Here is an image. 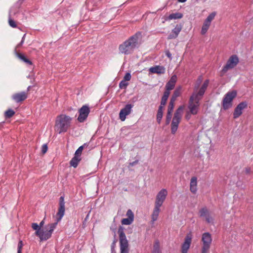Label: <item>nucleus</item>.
Instances as JSON below:
<instances>
[{"label": "nucleus", "mask_w": 253, "mask_h": 253, "mask_svg": "<svg viewBox=\"0 0 253 253\" xmlns=\"http://www.w3.org/2000/svg\"><path fill=\"white\" fill-rule=\"evenodd\" d=\"M65 211L64 198L61 196L59 198V208L56 213L57 220L56 222L48 224L45 226L46 231H42L40 226L36 223L32 224V227L36 231V235L38 236L41 241L47 240L51 237V235L56 228L58 222L61 220L64 215Z\"/></svg>", "instance_id": "1"}, {"label": "nucleus", "mask_w": 253, "mask_h": 253, "mask_svg": "<svg viewBox=\"0 0 253 253\" xmlns=\"http://www.w3.org/2000/svg\"><path fill=\"white\" fill-rule=\"evenodd\" d=\"M141 32H137L120 44L119 52L125 55H129L133 52L136 48L139 47L142 42Z\"/></svg>", "instance_id": "2"}, {"label": "nucleus", "mask_w": 253, "mask_h": 253, "mask_svg": "<svg viewBox=\"0 0 253 253\" xmlns=\"http://www.w3.org/2000/svg\"><path fill=\"white\" fill-rule=\"evenodd\" d=\"M209 80H205L198 92H193L191 95L188 106L191 114L196 115L198 113L200 106V100L204 95L209 85Z\"/></svg>", "instance_id": "3"}, {"label": "nucleus", "mask_w": 253, "mask_h": 253, "mask_svg": "<svg viewBox=\"0 0 253 253\" xmlns=\"http://www.w3.org/2000/svg\"><path fill=\"white\" fill-rule=\"evenodd\" d=\"M72 118L65 114H61L57 116L55 123V130L61 134L67 131L70 127Z\"/></svg>", "instance_id": "4"}, {"label": "nucleus", "mask_w": 253, "mask_h": 253, "mask_svg": "<svg viewBox=\"0 0 253 253\" xmlns=\"http://www.w3.org/2000/svg\"><path fill=\"white\" fill-rule=\"evenodd\" d=\"M237 92L235 90H233L227 92L224 95L222 101V108L224 110H228L232 107L233 105V101L237 96Z\"/></svg>", "instance_id": "5"}, {"label": "nucleus", "mask_w": 253, "mask_h": 253, "mask_svg": "<svg viewBox=\"0 0 253 253\" xmlns=\"http://www.w3.org/2000/svg\"><path fill=\"white\" fill-rule=\"evenodd\" d=\"M183 109V107L180 106L174 113L171 124V133L173 134H174L177 130L179 124L182 117Z\"/></svg>", "instance_id": "6"}, {"label": "nucleus", "mask_w": 253, "mask_h": 253, "mask_svg": "<svg viewBox=\"0 0 253 253\" xmlns=\"http://www.w3.org/2000/svg\"><path fill=\"white\" fill-rule=\"evenodd\" d=\"M119 235L121 253H128V243L122 227L118 229Z\"/></svg>", "instance_id": "7"}, {"label": "nucleus", "mask_w": 253, "mask_h": 253, "mask_svg": "<svg viewBox=\"0 0 253 253\" xmlns=\"http://www.w3.org/2000/svg\"><path fill=\"white\" fill-rule=\"evenodd\" d=\"M239 58L236 55H231L227 61L225 65L223 66L221 71V75L223 76L229 70L234 68L239 63Z\"/></svg>", "instance_id": "8"}, {"label": "nucleus", "mask_w": 253, "mask_h": 253, "mask_svg": "<svg viewBox=\"0 0 253 253\" xmlns=\"http://www.w3.org/2000/svg\"><path fill=\"white\" fill-rule=\"evenodd\" d=\"M201 253H208L212 242L211 234L209 232H205L202 234Z\"/></svg>", "instance_id": "9"}, {"label": "nucleus", "mask_w": 253, "mask_h": 253, "mask_svg": "<svg viewBox=\"0 0 253 253\" xmlns=\"http://www.w3.org/2000/svg\"><path fill=\"white\" fill-rule=\"evenodd\" d=\"M192 237L193 235L191 232L186 234L184 242L181 246V253H188L191 245Z\"/></svg>", "instance_id": "10"}, {"label": "nucleus", "mask_w": 253, "mask_h": 253, "mask_svg": "<svg viewBox=\"0 0 253 253\" xmlns=\"http://www.w3.org/2000/svg\"><path fill=\"white\" fill-rule=\"evenodd\" d=\"M90 108L87 105H83L79 110V115L78 117V121L80 123L84 122L87 119L89 113Z\"/></svg>", "instance_id": "11"}, {"label": "nucleus", "mask_w": 253, "mask_h": 253, "mask_svg": "<svg viewBox=\"0 0 253 253\" xmlns=\"http://www.w3.org/2000/svg\"><path fill=\"white\" fill-rule=\"evenodd\" d=\"M168 195V191L166 189H162L157 194L155 204L162 206Z\"/></svg>", "instance_id": "12"}, {"label": "nucleus", "mask_w": 253, "mask_h": 253, "mask_svg": "<svg viewBox=\"0 0 253 253\" xmlns=\"http://www.w3.org/2000/svg\"><path fill=\"white\" fill-rule=\"evenodd\" d=\"M133 105L131 104H126L124 108L122 109L119 113V118L122 121H125L126 116L130 114Z\"/></svg>", "instance_id": "13"}, {"label": "nucleus", "mask_w": 253, "mask_h": 253, "mask_svg": "<svg viewBox=\"0 0 253 253\" xmlns=\"http://www.w3.org/2000/svg\"><path fill=\"white\" fill-rule=\"evenodd\" d=\"M248 107V103L246 101L240 102L235 108L233 112V118L237 119L239 118L243 113V110Z\"/></svg>", "instance_id": "14"}, {"label": "nucleus", "mask_w": 253, "mask_h": 253, "mask_svg": "<svg viewBox=\"0 0 253 253\" xmlns=\"http://www.w3.org/2000/svg\"><path fill=\"white\" fill-rule=\"evenodd\" d=\"M200 216L201 217H204L206 221L208 223H213L214 219L211 216L209 211L207 208L204 207L202 208L199 211Z\"/></svg>", "instance_id": "15"}, {"label": "nucleus", "mask_w": 253, "mask_h": 253, "mask_svg": "<svg viewBox=\"0 0 253 253\" xmlns=\"http://www.w3.org/2000/svg\"><path fill=\"white\" fill-rule=\"evenodd\" d=\"M126 215L127 218H123L121 221L122 224L126 225H130L134 220V214L132 211L129 209L127 210Z\"/></svg>", "instance_id": "16"}, {"label": "nucleus", "mask_w": 253, "mask_h": 253, "mask_svg": "<svg viewBox=\"0 0 253 253\" xmlns=\"http://www.w3.org/2000/svg\"><path fill=\"white\" fill-rule=\"evenodd\" d=\"M27 98V95L25 91H22L19 93H15L12 96V99L17 103L24 101Z\"/></svg>", "instance_id": "17"}, {"label": "nucleus", "mask_w": 253, "mask_h": 253, "mask_svg": "<svg viewBox=\"0 0 253 253\" xmlns=\"http://www.w3.org/2000/svg\"><path fill=\"white\" fill-rule=\"evenodd\" d=\"M177 80V76L173 75L166 85V90L170 92V90L173 89Z\"/></svg>", "instance_id": "18"}, {"label": "nucleus", "mask_w": 253, "mask_h": 253, "mask_svg": "<svg viewBox=\"0 0 253 253\" xmlns=\"http://www.w3.org/2000/svg\"><path fill=\"white\" fill-rule=\"evenodd\" d=\"M182 29V26L181 25L177 24L174 28L172 29L171 33L168 36L169 39H175L178 36Z\"/></svg>", "instance_id": "19"}, {"label": "nucleus", "mask_w": 253, "mask_h": 253, "mask_svg": "<svg viewBox=\"0 0 253 253\" xmlns=\"http://www.w3.org/2000/svg\"><path fill=\"white\" fill-rule=\"evenodd\" d=\"M149 71L151 73L163 74L165 73L166 70L164 67L157 65L150 68Z\"/></svg>", "instance_id": "20"}, {"label": "nucleus", "mask_w": 253, "mask_h": 253, "mask_svg": "<svg viewBox=\"0 0 253 253\" xmlns=\"http://www.w3.org/2000/svg\"><path fill=\"white\" fill-rule=\"evenodd\" d=\"M197 178L196 177H192L190 180V191L193 193H196L197 191Z\"/></svg>", "instance_id": "21"}, {"label": "nucleus", "mask_w": 253, "mask_h": 253, "mask_svg": "<svg viewBox=\"0 0 253 253\" xmlns=\"http://www.w3.org/2000/svg\"><path fill=\"white\" fill-rule=\"evenodd\" d=\"M183 17V14L179 12H176L174 13L170 14L167 17L165 18V21L163 22V23H165V21H170L172 19H180Z\"/></svg>", "instance_id": "22"}, {"label": "nucleus", "mask_w": 253, "mask_h": 253, "mask_svg": "<svg viewBox=\"0 0 253 253\" xmlns=\"http://www.w3.org/2000/svg\"><path fill=\"white\" fill-rule=\"evenodd\" d=\"M161 206L155 204V207L151 215L152 220L153 221H155L157 220L159 213L160 211V207Z\"/></svg>", "instance_id": "23"}, {"label": "nucleus", "mask_w": 253, "mask_h": 253, "mask_svg": "<svg viewBox=\"0 0 253 253\" xmlns=\"http://www.w3.org/2000/svg\"><path fill=\"white\" fill-rule=\"evenodd\" d=\"M24 0H18L14 5L10 8V10L13 11L14 14L18 13L20 8Z\"/></svg>", "instance_id": "24"}, {"label": "nucleus", "mask_w": 253, "mask_h": 253, "mask_svg": "<svg viewBox=\"0 0 253 253\" xmlns=\"http://www.w3.org/2000/svg\"><path fill=\"white\" fill-rule=\"evenodd\" d=\"M216 15V12H213L211 13H210L207 18L206 19L204 22V25L207 26L208 27H210L211 22L212 20L214 18L215 16Z\"/></svg>", "instance_id": "25"}, {"label": "nucleus", "mask_w": 253, "mask_h": 253, "mask_svg": "<svg viewBox=\"0 0 253 253\" xmlns=\"http://www.w3.org/2000/svg\"><path fill=\"white\" fill-rule=\"evenodd\" d=\"M81 159L79 157V156L75 155L74 157L71 159V160L70 162V165L74 167V168H76L77 167L79 163L81 161Z\"/></svg>", "instance_id": "26"}, {"label": "nucleus", "mask_w": 253, "mask_h": 253, "mask_svg": "<svg viewBox=\"0 0 253 253\" xmlns=\"http://www.w3.org/2000/svg\"><path fill=\"white\" fill-rule=\"evenodd\" d=\"M15 55L17 57H18L21 60L24 62L25 63L29 64V65H32V62L31 61L27 59L26 56L21 53H19L17 51L15 52Z\"/></svg>", "instance_id": "27"}, {"label": "nucleus", "mask_w": 253, "mask_h": 253, "mask_svg": "<svg viewBox=\"0 0 253 253\" xmlns=\"http://www.w3.org/2000/svg\"><path fill=\"white\" fill-rule=\"evenodd\" d=\"M14 15L15 14H14V13H13V11L9 10V16H8V23H9V25H10V26L12 28H16L17 26L16 24L15 23V22L14 21V20L11 18V16L12 15Z\"/></svg>", "instance_id": "28"}, {"label": "nucleus", "mask_w": 253, "mask_h": 253, "mask_svg": "<svg viewBox=\"0 0 253 253\" xmlns=\"http://www.w3.org/2000/svg\"><path fill=\"white\" fill-rule=\"evenodd\" d=\"M169 94L170 92H168V91H165L161 101V104L162 106H165L166 104Z\"/></svg>", "instance_id": "29"}, {"label": "nucleus", "mask_w": 253, "mask_h": 253, "mask_svg": "<svg viewBox=\"0 0 253 253\" xmlns=\"http://www.w3.org/2000/svg\"><path fill=\"white\" fill-rule=\"evenodd\" d=\"M202 81H203L202 76H199L196 82V83L194 85V92H198V91H197V90L199 89L200 85L201 84Z\"/></svg>", "instance_id": "30"}, {"label": "nucleus", "mask_w": 253, "mask_h": 253, "mask_svg": "<svg viewBox=\"0 0 253 253\" xmlns=\"http://www.w3.org/2000/svg\"><path fill=\"white\" fill-rule=\"evenodd\" d=\"M88 144H89V143H85L83 145L79 147L78 148V149L75 152V155H77V156H79V157H80L83 150L85 146H86V147L88 146Z\"/></svg>", "instance_id": "31"}, {"label": "nucleus", "mask_w": 253, "mask_h": 253, "mask_svg": "<svg viewBox=\"0 0 253 253\" xmlns=\"http://www.w3.org/2000/svg\"><path fill=\"white\" fill-rule=\"evenodd\" d=\"M152 253H161L160 249V243L158 240L156 241L154 243Z\"/></svg>", "instance_id": "32"}, {"label": "nucleus", "mask_w": 253, "mask_h": 253, "mask_svg": "<svg viewBox=\"0 0 253 253\" xmlns=\"http://www.w3.org/2000/svg\"><path fill=\"white\" fill-rule=\"evenodd\" d=\"M4 114L6 118H10L15 114V112L13 110L9 109L5 112Z\"/></svg>", "instance_id": "33"}, {"label": "nucleus", "mask_w": 253, "mask_h": 253, "mask_svg": "<svg viewBox=\"0 0 253 253\" xmlns=\"http://www.w3.org/2000/svg\"><path fill=\"white\" fill-rule=\"evenodd\" d=\"M128 85V83L126 81L123 80L119 83V87L121 89L126 88L127 86Z\"/></svg>", "instance_id": "34"}, {"label": "nucleus", "mask_w": 253, "mask_h": 253, "mask_svg": "<svg viewBox=\"0 0 253 253\" xmlns=\"http://www.w3.org/2000/svg\"><path fill=\"white\" fill-rule=\"evenodd\" d=\"M181 89V86H179L178 87H177L175 89V90L174 91L172 95L174 97H176V98L178 97L180 94Z\"/></svg>", "instance_id": "35"}, {"label": "nucleus", "mask_w": 253, "mask_h": 253, "mask_svg": "<svg viewBox=\"0 0 253 253\" xmlns=\"http://www.w3.org/2000/svg\"><path fill=\"white\" fill-rule=\"evenodd\" d=\"M23 247V243L22 240H19L17 246V253H22V249Z\"/></svg>", "instance_id": "36"}, {"label": "nucleus", "mask_w": 253, "mask_h": 253, "mask_svg": "<svg viewBox=\"0 0 253 253\" xmlns=\"http://www.w3.org/2000/svg\"><path fill=\"white\" fill-rule=\"evenodd\" d=\"M163 113L157 112V121L159 124L161 123L162 119L163 118Z\"/></svg>", "instance_id": "37"}, {"label": "nucleus", "mask_w": 253, "mask_h": 253, "mask_svg": "<svg viewBox=\"0 0 253 253\" xmlns=\"http://www.w3.org/2000/svg\"><path fill=\"white\" fill-rule=\"evenodd\" d=\"M209 28V27L203 24L201 31V34L203 35H205L207 32Z\"/></svg>", "instance_id": "38"}, {"label": "nucleus", "mask_w": 253, "mask_h": 253, "mask_svg": "<svg viewBox=\"0 0 253 253\" xmlns=\"http://www.w3.org/2000/svg\"><path fill=\"white\" fill-rule=\"evenodd\" d=\"M172 116V113L167 112V117H166V123L167 125H168L169 124Z\"/></svg>", "instance_id": "39"}, {"label": "nucleus", "mask_w": 253, "mask_h": 253, "mask_svg": "<svg viewBox=\"0 0 253 253\" xmlns=\"http://www.w3.org/2000/svg\"><path fill=\"white\" fill-rule=\"evenodd\" d=\"M174 104L172 103H169L167 112L172 113L174 108Z\"/></svg>", "instance_id": "40"}, {"label": "nucleus", "mask_w": 253, "mask_h": 253, "mask_svg": "<svg viewBox=\"0 0 253 253\" xmlns=\"http://www.w3.org/2000/svg\"><path fill=\"white\" fill-rule=\"evenodd\" d=\"M131 74L129 73H126L124 77V80L126 81H129L131 79Z\"/></svg>", "instance_id": "41"}, {"label": "nucleus", "mask_w": 253, "mask_h": 253, "mask_svg": "<svg viewBox=\"0 0 253 253\" xmlns=\"http://www.w3.org/2000/svg\"><path fill=\"white\" fill-rule=\"evenodd\" d=\"M47 145L46 144H44L42 145V152L43 154L45 153L47 151Z\"/></svg>", "instance_id": "42"}, {"label": "nucleus", "mask_w": 253, "mask_h": 253, "mask_svg": "<svg viewBox=\"0 0 253 253\" xmlns=\"http://www.w3.org/2000/svg\"><path fill=\"white\" fill-rule=\"evenodd\" d=\"M165 54L170 60H172V55L169 50H167L165 51Z\"/></svg>", "instance_id": "43"}, {"label": "nucleus", "mask_w": 253, "mask_h": 253, "mask_svg": "<svg viewBox=\"0 0 253 253\" xmlns=\"http://www.w3.org/2000/svg\"><path fill=\"white\" fill-rule=\"evenodd\" d=\"M24 42H23V40H21V41L16 46L15 48V52L17 51V49L19 48H20L23 44Z\"/></svg>", "instance_id": "44"}, {"label": "nucleus", "mask_w": 253, "mask_h": 253, "mask_svg": "<svg viewBox=\"0 0 253 253\" xmlns=\"http://www.w3.org/2000/svg\"><path fill=\"white\" fill-rule=\"evenodd\" d=\"M176 98H177L176 97H174L173 95H172V96H171V97L170 98V100L169 103H172L173 104H174V102L176 100Z\"/></svg>", "instance_id": "45"}, {"label": "nucleus", "mask_w": 253, "mask_h": 253, "mask_svg": "<svg viewBox=\"0 0 253 253\" xmlns=\"http://www.w3.org/2000/svg\"><path fill=\"white\" fill-rule=\"evenodd\" d=\"M165 106H162L160 104V106L159 107L158 112L163 113V108Z\"/></svg>", "instance_id": "46"}, {"label": "nucleus", "mask_w": 253, "mask_h": 253, "mask_svg": "<svg viewBox=\"0 0 253 253\" xmlns=\"http://www.w3.org/2000/svg\"><path fill=\"white\" fill-rule=\"evenodd\" d=\"M138 163V160H135V161L134 162H132L131 163H129V166L130 167H133L135 165L137 164V163Z\"/></svg>", "instance_id": "47"}, {"label": "nucleus", "mask_w": 253, "mask_h": 253, "mask_svg": "<svg viewBox=\"0 0 253 253\" xmlns=\"http://www.w3.org/2000/svg\"><path fill=\"white\" fill-rule=\"evenodd\" d=\"M251 169L249 168H247L245 169V171L246 173H249L250 172Z\"/></svg>", "instance_id": "48"}, {"label": "nucleus", "mask_w": 253, "mask_h": 253, "mask_svg": "<svg viewBox=\"0 0 253 253\" xmlns=\"http://www.w3.org/2000/svg\"><path fill=\"white\" fill-rule=\"evenodd\" d=\"M44 223V219H43L40 223V224L39 225L40 226V228L41 227H42L43 224Z\"/></svg>", "instance_id": "49"}, {"label": "nucleus", "mask_w": 253, "mask_h": 253, "mask_svg": "<svg viewBox=\"0 0 253 253\" xmlns=\"http://www.w3.org/2000/svg\"><path fill=\"white\" fill-rule=\"evenodd\" d=\"M185 118L187 120H189L190 118V115L189 114H187L185 116Z\"/></svg>", "instance_id": "50"}, {"label": "nucleus", "mask_w": 253, "mask_h": 253, "mask_svg": "<svg viewBox=\"0 0 253 253\" xmlns=\"http://www.w3.org/2000/svg\"><path fill=\"white\" fill-rule=\"evenodd\" d=\"M115 243H116V241L115 240L113 241L112 244V248H113L114 246L115 245Z\"/></svg>", "instance_id": "51"}, {"label": "nucleus", "mask_w": 253, "mask_h": 253, "mask_svg": "<svg viewBox=\"0 0 253 253\" xmlns=\"http://www.w3.org/2000/svg\"><path fill=\"white\" fill-rule=\"evenodd\" d=\"M25 37H26V34H25L23 35V37L22 38V40H23V42H24V41H25Z\"/></svg>", "instance_id": "52"}, {"label": "nucleus", "mask_w": 253, "mask_h": 253, "mask_svg": "<svg viewBox=\"0 0 253 253\" xmlns=\"http://www.w3.org/2000/svg\"><path fill=\"white\" fill-rule=\"evenodd\" d=\"M179 2H185L187 0H178Z\"/></svg>", "instance_id": "53"}, {"label": "nucleus", "mask_w": 253, "mask_h": 253, "mask_svg": "<svg viewBox=\"0 0 253 253\" xmlns=\"http://www.w3.org/2000/svg\"><path fill=\"white\" fill-rule=\"evenodd\" d=\"M111 229H112V228H111ZM113 231H114V236H116L115 229H113Z\"/></svg>", "instance_id": "54"}, {"label": "nucleus", "mask_w": 253, "mask_h": 253, "mask_svg": "<svg viewBox=\"0 0 253 253\" xmlns=\"http://www.w3.org/2000/svg\"><path fill=\"white\" fill-rule=\"evenodd\" d=\"M30 86H29L28 87V90L30 89Z\"/></svg>", "instance_id": "55"}]
</instances>
